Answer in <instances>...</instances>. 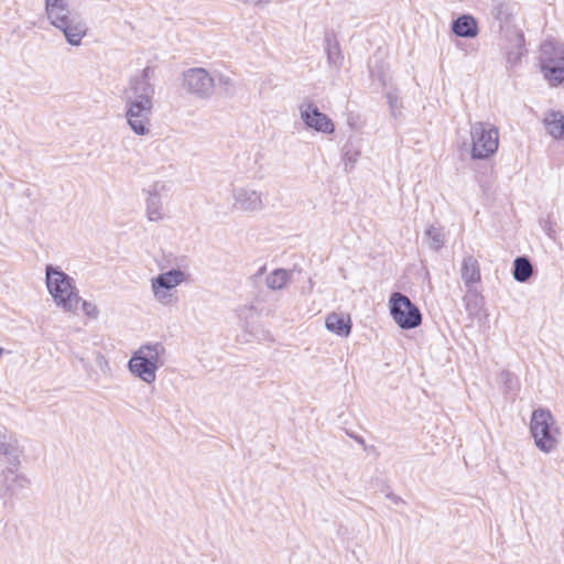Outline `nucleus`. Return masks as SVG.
I'll list each match as a JSON object with an SVG mask.
<instances>
[{
	"label": "nucleus",
	"instance_id": "nucleus-32",
	"mask_svg": "<svg viewBox=\"0 0 564 564\" xmlns=\"http://www.w3.org/2000/svg\"><path fill=\"white\" fill-rule=\"evenodd\" d=\"M387 497H388L392 502H394V503H398L399 501H401V498H400V497H398V496H395L394 494H389Z\"/></svg>",
	"mask_w": 564,
	"mask_h": 564
},
{
	"label": "nucleus",
	"instance_id": "nucleus-14",
	"mask_svg": "<svg viewBox=\"0 0 564 564\" xmlns=\"http://www.w3.org/2000/svg\"><path fill=\"white\" fill-rule=\"evenodd\" d=\"M510 46L506 51L507 67L509 69L516 68L522 56L527 53L524 48L525 40L521 31L516 30L509 37Z\"/></svg>",
	"mask_w": 564,
	"mask_h": 564
},
{
	"label": "nucleus",
	"instance_id": "nucleus-21",
	"mask_svg": "<svg viewBox=\"0 0 564 564\" xmlns=\"http://www.w3.org/2000/svg\"><path fill=\"white\" fill-rule=\"evenodd\" d=\"M325 44L328 64L339 68L341 66L344 56L341 54L339 43L337 42L333 32L325 33Z\"/></svg>",
	"mask_w": 564,
	"mask_h": 564
},
{
	"label": "nucleus",
	"instance_id": "nucleus-37",
	"mask_svg": "<svg viewBox=\"0 0 564 564\" xmlns=\"http://www.w3.org/2000/svg\"><path fill=\"white\" fill-rule=\"evenodd\" d=\"M389 101H390L391 107H393L394 100H392L391 96H389Z\"/></svg>",
	"mask_w": 564,
	"mask_h": 564
},
{
	"label": "nucleus",
	"instance_id": "nucleus-8",
	"mask_svg": "<svg viewBox=\"0 0 564 564\" xmlns=\"http://www.w3.org/2000/svg\"><path fill=\"white\" fill-rule=\"evenodd\" d=\"M553 416L549 410L538 409L533 411L530 430L535 445L543 452L549 453L556 445L553 433Z\"/></svg>",
	"mask_w": 564,
	"mask_h": 564
},
{
	"label": "nucleus",
	"instance_id": "nucleus-6",
	"mask_svg": "<svg viewBox=\"0 0 564 564\" xmlns=\"http://www.w3.org/2000/svg\"><path fill=\"white\" fill-rule=\"evenodd\" d=\"M471 158L474 160L488 159L495 154L499 145V131L488 122H475L470 126Z\"/></svg>",
	"mask_w": 564,
	"mask_h": 564
},
{
	"label": "nucleus",
	"instance_id": "nucleus-1",
	"mask_svg": "<svg viewBox=\"0 0 564 564\" xmlns=\"http://www.w3.org/2000/svg\"><path fill=\"white\" fill-rule=\"evenodd\" d=\"M153 74V68L147 66L129 79L122 93L127 123L140 137L148 135L151 132L155 93L154 84L151 83Z\"/></svg>",
	"mask_w": 564,
	"mask_h": 564
},
{
	"label": "nucleus",
	"instance_id": "nucleus-10",
	"mask_svg": "<svg viewBox=\"0 0 564 564\" xmlns=\"http://www.w3.org/2000/svg\"><path fill=\"white\" fill-rule=\"evenodd\" d=\"M300 116L307 129L324 134H332L335 132V123L333 120L322 112L318 107L312 101H304L299 106Z\"/></svg>",
	"mask_w": 564,
	"mask_h": 564
},
{
	"label": "nucleus",
	"instance_id": "nucleus-5",
	"mask_svg": "<svg viewBox=\"0 0 564 564\" xmlns=\"http://www.w3.org/2000/svg\"><path fill=\"white\" fill-rule=\"evenodd\" d=\"M540 66L544 78L558 86L564 82V44L555 40H546L540 47Z\"/></svg>",
	"mask_w": 564,
	"mask_h": 564
},
{
	"label": "nucleus",
	"instance_id": "nucleus-13",
	"mask_svg": "<svg viewBox=\"0 0 564 564\" xmlns=\"http://www.w3.org/2000/svg\"><path fill=\"white\" fill-rule=\"evenodd\" d=\"M31 485L30 479L22 474L17 473V467H8L2 471L0 481V492L10 497L20 495Z\"/></svg>",
	"mask_w": 564,
	"mask_h": 564
},
{
	"label": "nucleus",
	"instance_id": "nucleus-11",
	"mask_svg": "<svg viewBox=\"0 0 564 564\" xmlns=\"http://www.w3.org/2000/svg\"><path fill=\"white\" fill-rule=\"evenodd\" d=\"M232 207L248 214H257L264 209L263 194L250 186L232 189Z\"/></svg>",
	"mask_w": 564,
	"mask_h": 564
},
{
	"label": "nucleus",
	"instance_id": "nucleus-25",
	"mask_svg": "<svg viewBox=\"0 0 564 564\" xmlns=\"http://www.w3.org/2000/svg\"><path fill=\"white\" fill-rule=\"evenodd\" d=\"M491 14L500 22H508L512 15L509 3L503 1H494Z\"/></svg>",
	"mask_w": 564,
	"mask_h": 564
},
{
	"label": "nucleus",
	"instance_id": "nucleus-9",
	"mask_svg": "<svg viewBox=\"0 0 564 564\" xmlns=\"http://www.w3.org/2000/svg\"><path fill=\"white\" fill-rule=\"evenodd\" d=\"M184 89L200 99H208L214 94L215 78L202 68H189L183 73Z\"/></svg>",
	"mask_w": 564,
	"mask_h": 564
},
{
	"label": "nucleus",
	"instance_id": "nucleus-3",
	"mask_svg": "<svg viewBox=\"0 0 564 564\" xmlns=\"http://www.w3.org/2000/svg\"><path fill=\"white\" fill-rule=\"evenodd\" d=\"M164 355L165 347L162 343L142 345L132 354L128 368L137 378L145 383H152L156 379L158 369L163 366Z\"/></svg>",
	"mask_w": 564,
	"mask_h": 564
},
{
	"label": "nucleus",
	"instance_id": "nucleus-36",
	"mask_svg": "<svg viewBox=\"0 0 564 564\" xmlns=\"http://www.w3.org/2000/svg\"><path fill=\"white\" fill-rule=\"evenodd\" d=\"M79 361H80V364L83 365L84 368H87V364H86L84 358L80 357Z\"/></svg>",
	"mask_w": 564,
	"mask_h": 564
},
{
	"label": "nucleus",
	"instance_id": "nucleus-33",
	"mask_svg": "<svg viewBox=\"0 0 564 564\" xmlns=\"http://www.w3.org/2000/svg\"><path fill=\"white\" fill-rule=\"evenodd\" d=\"M268 3H270V0H257V1H254V6H257V7H264Z\"/></svg>",
	"mask_w": 564,
	"mask_h": 564
},
{
	"label": "nucleus",
	"instance_id": "nucleus-35",
	"mask_svg": "<svg viewBox=\"0 0 564 564\" xmlns=\"http://www.w3.org/2000/svg\"><path fill=\"white\" fill-rule=\"evenodd\" d=\"M264 270H265V267H261L256 275L262 274L264 272Z\"/></svg>",
	"mask_w": 564,
	"mask_h": 564
},
{
	"label": "nucleus",
	"instance_id": "nucleus-7",
	"mask_svg": "<svg viewBox=\"0 0 564 564\" xmlns=\"http://www.w3.org/2000/svg\"><path fill=\"white\" fill-rule=\"evenodd\" d=\"M389 304L392 318L402 329H412L421 325L422 314L406 295L394 292Z\"/></svg>",
	"mask_w": 564,
	"mask_h": 564
},
{
	"label": "nucleus",
	"instance_id": "nucleus-20",
	"mask_svg": "<svg viewBox=\"0 0 564 564\" xmlns=\"http://www.w3.org/2000/svg\"><path fill=\"white\" fill-rule=\"evenodd\" d=\"M460 275L467 288L480 280V269L478 261L473 256L464 258L460 269Z\"/></svg>",
	"mask_w": 564,
	"mask_h": 564
},
{
	"label": "nucleus",
	"instance_id": "nucleus-12",
	"mask_svg": "<svg viewBox=\"0 0 564 564\" xmlns=\"http://www.w3.org/2000/svg\"><path fill=\"white\" fill-rule=\"evenodd\" d=\"M183 278L184 273L175 269L159 274L152 280V290L155 299L163 304H167L171 300V294L167 291L181 284Z\"/></svg>",
	"mask_w": 564,
	"mask_h": 564
},
{
	"label": "nucleus",
	"instance_id": "nucleus-28",
	"mask_svg": "<svg viewBox=\"0 0 564 564\" xmlns=\"http://www.w3.org/2000/svg\"><path fill=\"white\" fill-rule=\"evenodd\" d=\"M82 308L85 315L91 318H97L99 311L97 306L88 301H82Z\"/></svg>",
	"mask_w": 564,
	"mask_h": 564
},
{
	"label": "nucleus",
	"instance_id": "nucleus-4",
	"mask_svg": "<svg viewBox=\"0 0 564 564\" xmlns=\"http://www.w3.org/2000/svg\"><path fill=\"white\" fill-rule=\"evenodd\" d=\"M50 11H45L50 23L63 32L67 43L72 46L82 44L87 35L88 26L82 15L70 10L59 11L55 2L50 3Z\"/></svg>",
	"mask_w": 564,
	"mask_h": 564
},
{
	"label": "nucleus",
	"instance_id": "nucleus-27",
	"mask_svg": "<svg viewBox=\"0 0 564 564\" xmlns=\"http://www.w3.org/2000/svg\"><path fill=\"white\" fill-rule=\"evenodd\" d=\"M216 84L223 88L226 96H231L235 94V82L231 77L224 74H218L215 78V85Z\"/></svg>",
	"mask_w": 564,
	"mask_h": 564
},
{
	"label": "nucleus",
	"instance_id": "nucleus-16",
	"mask_svg": "<svg viewBox=\"0 0 564 564\" xmlns=\"http://www.w3.org/2000/svg\"><path fill=\"white\" fill-rule=\"evenodd\" d=\"M0 454L6 457L9 467H18L22 451L13 434L0 433Z\"/></svg>",
	"mask_w": 564,
	"mask_h": 564
},
{
	"label": "nucleus",
	"instance_id": "nucleus-38",
	"mask_svg": "<svg viewBox=\"0 0 564 564\" xmlns=\"http://www.w3.org/2000/svg\"><path fill=\"white\" fill-rule=\"evenodd\" d=\"M2 352H3V348H0V356L2 355Z\"/></svg>",
	"mask_w": 564,
	"mask_h": 564
},
{
	"label": "nucleus",
	"instance_id": "nucleus-2",
	"mask_svg": "<svg viewBox=\"0 0 564 564\" xmlns=\"http://www.w3.org/2000/svg\"><path fill=\"white\" fill-rule=\"evenodd\" d=\"M45 274L46 288L56 305L66 312H75L82 299L78 296L74 279L52 264L46 265Z\"/></svg>",
	"mask_w": 564,
	"mask_h": 564
},
{
	"label": "nucleus",
	"instance_id": "nucleus-18",
	"mask_svg": "<svg viewBox=\"0 0 564 564\" xmlns=\"http://www.w3.org/2000/svg\"><path fill=\"white\" fill-rule=\"evenodd\" d=\"M544 127L549 134L556 140L564 135V115L561 111L550 110L543 119Z\"/></svg>",
	"mask_w": 564,
	"mask_h": 564
},
{
	"label": "nucleus",
	"instance_id": "nucleus-29",
	"mask_svg": "<svg viewBox=\"0 0 564 564\" xmlns=\"http://www.w3.org/2000/svg\"><path fill=\"white\" fill-rule=\"evenodd\" d=\"M499 380L506 386L507 390H511L513 387L514 376L509 370H502L499 373Z\"/></svg>",
	"mask_w": 564,
	"mask_h": 564
},
{
	"label": "nucleus",
	"instance_id": "nucleus-22",
	"mask_svg": "<svg viewBox=\"0 0 564 564\" xmlns=\"http://www.w3.org/2000/svg\"><path fill=\"white\" fill-rule=\"evenodd\" d=\"M513 278L516 281L524 283L533 274V267L528 257H517L513 261Z\"/></svg>",
	"mask_w": 564,
	"mask_h": 564
},
{
	"label": "nucleus",
	"instance_id": "nucleus-23",
	"mask_svg": "<svg viewBox=\"0 0 564 564\" xmlns=\"http://www.w3.org/2000/svg\"><path fill=\"white\" fill-rule=\"evenodd\" d=\"M292 271L285 269H275L265 278V284L270 290H282L290 282Z\"/></svg>",
	"mask_w": 564,
	"mask_h": 564
},
{
	"label": "nucleus",
	"instance_id": "nucleus-34",
	"mask_svg": "<svg viewBox=\"0 0 564 564\" xmlns=\"http://www.w3.org/2000/svg\"><path fill=\"white\" fill-rule=\"evenodd\" d=\"M355 440L361 444V445H365V440L361 437V436H355Z\"/></svg>",
	"mask_w": 564,
	"mask_h": 564
},
{
	"label": "nucleus",
	"instance_id": "nucleus-19",
	"mask_svg": "<svg viewBox=\"0 0 564 564\" xmlns=\"http://www.w3.org/2000/svg\"><path fill=\"white\" fill-rule=\"evenodd\" d=\"M326 328L343 337H347L351 332V321L348 316L332 313L326 317Z\"/></svg>",
	"mask_w": 564,
	"mask_h": 564
},
{
	"label": "nucleus",
	"instance_id": "nucleus-26",
	"mask_svg": "<svg viewBox=\"0 0 564 564\" xmlns=\"http://www.w3.org/2000/svg\"><path fill=\"white\" fill-rule=\"evenodd\" d=\"M425 236L430 248L438 250L444 246V236L437 227L431 226L426 229Z\"/></svg>",
	"mask_w": 564,
	"mask_h": 564
},
{
	"label": "nucleus",
	"instance_id": "nucleus-15",
	"mask_svg": "<svg viewBox=\"0 0 564 564\" xmlns=\"http://www.w3.org/2000/svg\"><path fill=\"white\" fill-rule=\"evenodd\" d=\"M164 184L160 182H155L150 186L148 191V197L145 200L147 204V217L150 221H159L163 219L162 213V199L160 196V192L164 189Z\"/></svg>",
	"mask_w": 564,
	"mask_h": 564
},
{
	"label": "nucleus",
	"instance_id": "nucleus-30",
	"mask_svg": "<svg viewBox=\"0 0 564 564\" xmlns=\"http://www.w3.org/2000/svg\"><path fill=\"white\" fill-rule=\"evenodd\" d=\"M52 2H55V6L58 7L57 10L59 11L70 10L67 0H45V11H50V9L52 8L50 3Z\"/></svg>",
	"mask_w": 564,
	"mask_h": 564
},
{
	"label": "nucleus",
	"instance_id": "nucleus-24",
	"mask_svg": "<svg viewBox=\"0 0 564 564\" xmlns=\"http://www.w3.org/2000/svg\"><path fill=\"white\" fill-rule=\"evenodd\" d=\"M360 156V151L352 142H347L343 148V161L346 170L352 169Z\"/></svg>",
	"mask_w": 564,
	"mask_h": 564
},
{
	"label": "nucleus",
	"instance_id": "nucleus-17",
	"mask_svg": "<svg viewBox=\"0 0 564 564\" xmlns=\"http://www.w3.org/2000/svg\"><path fill=\"white\" fill-rule=\"evenodd\" d=\"M452 32L459 37L473 39L479 32L477 20L469 14H463L452 22Z\"/></svg>",
	"mask_w": 564,
	"mask_h": 564
},
{
	"label": "nucleus",
	"instance_id": "nucleus-31",
	"mask_svg": "<svg viewBox=\"0 0 564 564\" xmlns=\"http://www.w3.org/2000/svg\"><path fill=\"white\" fill-rule=\"evenodd\" d=\"M96 360H97L99 366H101L102 364L107 365V361H106L105 357L100 352H97Z\"/></svg>",
	"mask_w": 564,
	"mask_h": 564
}]
</instances>
